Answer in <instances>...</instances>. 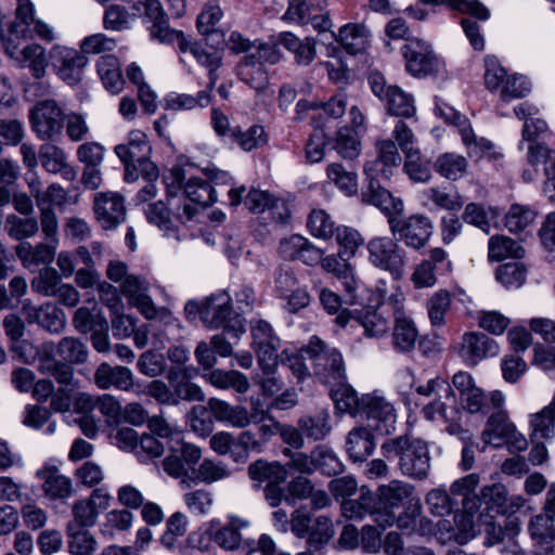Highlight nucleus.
<instances>
[{
  "label": "nucleus",
  "mask_w": 555,
  "mask_h": 555,
  "mask_svg": "<svg viewBox=\"0 0 555 555\" xmlns=\"http://www.w3.org/2000/svg\"><path fill=\"white\" fill-rule=\"evenodd\" d=\"M383 450L398 459V467L402 475L414 480H424L428 477L430 454L425 441L400 436L384 443Z\"/></svg>",
  "instance_id": "obj_1"
},
{
  "label": "nucleus",
  "mask_w": 555,
  "mask_h": 555,
  "mask_svg": "<svg viewBox=\"0 0 555 555\" xmlns=\"http://www.w3.org/2000/svg\"><path fill=\"white\" fill-rule=\"evenodd\" d=\"M312 373L324 384L345 379V365L340 352L318 337H312L304 350Z\"/></svg>",
  "instance_id": "obj_2"
},
{
  "label": "nucleus",
  "mask_w": 555,
  "mask_h": 555,
  "mask_svg": "<svg viewBox=\"0 0 555 555\" xmlns=\"http://www.w3.org/2000/svg\"><path fill=\"white\" fill-rule=\"evenodd\" d=\"M202 321L210 330L222 327L238 338L245 332L244 321L235 313L232 299L227 292H220L203 300Z\"/></svg>",
  "instance_id": "obj_3"
},
{
  "label": "nucleus",
  "mask_w": 555,
  "mask_h": 555,
  "mask_svg": "<svg viewBox=\"0 0 555 555\" xmlns=\"http://www.w3.org/2000/svg\"><path fill=\"white\" fill-rule=\"evenodd\" d=\"M369 261L379 270L389 272L395 279H401L406 263L405 250L395 238L378 236L369 241Z\"/></svg>",
  "instance_id": "obj_4"
},
{
  "label": "nucleus",
  "mask_w": 555,
  "mask_h": 555,
  "mask_svg": "<svg viewBox=\"0 0 555 555\" xmlns=\"http://www.w3.org/2000/svg\"><path fill=\"white\" fill-rule=\"evenodd\" d=\"M388 224L391 234L396 238L415 250L424 248L433 233L431 221L423 215L409 217L398 215L388 220Z\"/></svg>",
  "instance_id": "obj_5"
},
{
  "label": "nucleus",
  "mask_w": 555,
  "mask_h": 555,
  "mask_svg": "<svg viewBox=\"0 0 555 555\" xmlns=\"http://www.w3.org/2000/svg\"><path fill=\"white\" fill-rule=\"evenodd\" d=\"M481 439L485 444H492L494 447H500L505 443L514 447L518 451L527 448V440L517 431L504 410L491 412L485 429L481 433Z\"/></svg>",
  "instance_id": "obj_6"
},
{
  "label": "nucleus",
  "mask_w": 555,
  "mask_h": 555,
  "mask_svg": "<svg viewBox=\"0 0 555 555\" xmlns=\"http://www.w3.org/2000/svg\"><path fill=\"white\" fill-rule=\"evenodd\" d=\"M250 331L251 346L257 353L263 374H274L278 367L280 338L273 333L271 325L263 320L251 322Z\"/></svg>",
  "instance_id": "obj_7"
},
{
  "label": "nucleus",
  "mask_w": 555,
  "mask_h": 555,
  "mask_svg": "<svg viewBox=\"0 0 555 555\" xmlns=\"http://www.w3.org/2000/svg\"><path fill=\"white\" fill-rule=\"evenodd\" d=\"M283 18L300 25L310 24L318 31H327L332 27L326 0H288Z\"/></svg>",
  "instance_id": "obj_8"
},
{
  "label": "nucleus",
  "mask_w": 555,
  "mask_h": 555,
  "mask_svg": "<svg viewBox=\"0 0 555 555\" xmlns=\"http://www.w3.org/2000/svg\"><path fill=\"white\" fill-rule=\"evenodd\" d=\"M64 112L54 100H42L30 111L33 130L42 140H54L64 126Z\"/></svg>",
  "instance_id": "obj_9"
},
{
  "label": "nucleus",
  "mask_w": 555,
  "mask_h": 555,
  "mask_svg": "<svg viewBox=\"0 0 555 555\" xmlns=\"http://www.w3.org/2000/svg\"><path fill=\"white\" fill-rule=\"evenodd\" d=\"M369 427L380 435H390L395 430L397 420L393 405L382 396L367 393L362 396V413Z\"/></svg>",
  "instance_id": "obj_10"
},
{
  "label": "nucleus",
  "mask_w": 555,
  "mask_h": 555,
  "mask_svg": "<svg viewBox=\"0 0 555 555\" xmlns=\"http://www.w3.org/2000/svg\"><path fill=\"white\" fill-rule=\"evenodd\" d=\"M51 63L57 76L68 86L78 85L88 64V57L70 48L55 46L50 52Z\"/></svg>",
  "instance_id": "obj_11"
},
{
  "label": "nucleus",
  "mask_w": 555,
  "mask_h": 555,
  "mask_svg": "<svg viewBox=\"0 0 555 555\" xmlns=\"http://www.w3.org/2000/svg\"><path fill=\"white\" fill-rule=\"evenodd\" d=\"M95 219L104 230H112L126 219L124 196L117 192H100L93 201Z\"/></svg>",
  "instance_id": "obj_12"
},
{
  "label": "nucleus",
  "mask_w": 555,
  "mask_h": 555,
  "mask_svg": "<svg viewBox=\"0 0 555 555\" xmlns=\"http://www.w3.org/2000/svg\"><path fill=\"white\" fill-rule=\"evenodd\" d=\"M169 451L170 453L163 460V468L173 478L186 477L189 469H193L202 456L198 447L182 442L181 439L170 444Z\"/></svg>",
  "instance_id": "obj_13"
},
{
  "label": "nucleus",
  "mask_w": 555,
  "mask_h": 555,
  "mask_svg": "<svg viewBox=\"0 0 555 555\" xmlns=\"http://www.w3.org/2000/svg\"><path fill=\"white\" fill-rule=\"evenodd\" d=\"M152 147L147 141V137L140 130H133L129 133L127 144H118L115 146V153L125 165V180L132 182L138 179V173L132 167L135 163L144 160L150 156Z\"/></svg>",
  "instance_id": "obj_14"
},
{
  "label": "nucleus",
  "mask_w": 555,
  "mask_h": 555,
  "mask_svg": "<svg viewBox=\"0 0 555 555\" xmlns=\"http://www.w3.org/2000/svg\"><path fill=\"white\" fill-rule=\"evenodd\" d=\"M406 70L422 77L437 72L438 61L430 47L420 39L409 40L402 48Z\"/></svg>",
  "instance_id": "obj_15"
},
{
  "label": "nucleus",
  "mask_w": 555,
  "mask_h": 555,
  "mask_svg": "<svg viewBox=\"0 0 555 555\" xmlns=\"http://www.w3.org/2000/svg\"><path fill=\"white\" fill-rule=\"evenodd\" d=\"M350 319L357 321L364 330L367 337H379L385 335L389 328V321L384 315L382 307L363 308L361 310L349 311L343 309L336 317V322L345 326Z\"/></svg>",
  "instance_id": "obj_16"
},
{
  "label": "nucleus",
  "mask_w": 555,
  "mask_h": 555,
  "mask_svg": "<svg viewBox=\"0 0 555 555\" xmlns=\"http://www.w3.org/2000/svg\"><path fill=\"white\" fill-rule=\"evenodd\" d=\"M34 17V5L29 0H17L15 20L9 27V33L3 39L8 54L15 55L20 48V39L31 38V23Z\"/></svg>",
  "instance_id": "obj_17"
},
{
  "label": "nucleus",
  "mask_w": 555,
  "mask_h": 555,
  "mask_svg": "<svg viewBox=\"0 0 555 555\" xmlns=\"http://www.w3.org/2000/svg\"><path fill=\"white\" fill-rule=\"evenodd\" d=\"M377 156L373 160H369L364 165V173L367 178L376 179L383 177L389 179L392 168L399 166L401 156L398 147L390 139L378 140L375 143Z\"/></svg>",
  "instance_id": "obj_18"
},
{
  "label": "nucleus",
  "mask_w": 555,
  "mask_h": 555,
  "mask_svg": "<svg viewBox=\"0 0 555 555\" xmlns=\"http://www.w3.org/2000/svg\"><path fill=\"white\" fill-rule=\"evenodd\" d=\"M250 527V521L247 518L229 515L227 521L211 531L210 539L220 548L225 551H236L243 543H247L244 539V532Z\"/></svg>",
  "instance_id": "obj_19"
},
{
  "label": "nucleus",
  "mask_w": 555,
  "mask_h": 555,
  "mask_svg": "<svg viewBox=\"0 0 555 555\" xmlns=\"http://www.w3.org/2000/svg\"><path fill=\"white\" fill-rule=\"evenodd\" d=\"M245 206L254 214L269 211L278 223H286L291 212L284 202L261 190H250L244 201Z\"/></svg>",
  "instance_id": "obj_20"
},
{
  "label": "nucleus",
  "mask_w": 555,
  "mask_h": 555,
  "mask_svg": "<svg viewBox=\"0 0 555 555\" xmlns=\"http://www.w3.org/2000/svg\"><path fill=\"white\" fill-rule=\"evenodd\" d=\"M119 287L121 294L128 297L147 319L156 317V308L147 295L149 282L145 279L129 274Z\"/></svg>",
  "instance_id": "obj_21"
},
{
  "label": "nucleus",
  "mask_w": 555,
  "mask_h": 555,
  "mask_svg": "<svg viewBox=\"0 0 555 555\" xmlns=\"http://www.w3.org/2000/svg\"><path fill=\"white\" fill-rule=\"evenodd\" d=\"M42 480V492L49 500H65L73 494L70 478L62 475L56 466H46L37 472Z\"/></svg>",
  "instance_id": "obj_22"
},
{
  "label": "nucleus",
  "mask_w": 555,
  "mask_h": 555,
  "mask_svg": "<svg viewBox=\"0 0 555 555\" xmlns=\"http://www.w3.org/2000/svg\"><path fill=\"white\" fill-rule=\"evenodd\" d=\"M94 383L101 389L115 387L119 390L128 391L133 387V374L126 366H112L111 364L101 363L94 373Z\"/></svg>",
  "instance_id": "obj_23"
},
{
  "label": "nucleus",
  "mask_w": 555,
  "mask_h": 555,
  "mask_svg": "<svg viewBox=\"0 0 555 555\" xmlns=\"http://www.w3.org/2000/svg\"><path fill=\"white\" fill-rule=\"evenodd\" d=\"M171 176L173 182L179 186H184V192L188 198L202 206H209L216 201V192L214 188L201 178H190L185 184L184 171L180 167H173L171 169Z\"/></svg>",
  "instance_id": "obj_24"
},
{
  "label": "nucleus",
  "mask_w": 555,
  "mask_h": 555,
  "mask_svg": "<svg viewBox=\"0 0 555 555\" xmlns=\"http://www.w3.org/2000/svg\"><path fill=\"white\" fill-rule=\"evenodd\" d=\"M369 179V188L362 192V202L379 208L388 216V220L400 215L403 210L402 201L393 197L388 190L375 183V179Z\"/></svg>",
  "instance_id": "obj_25"
},
{
  "label": "nucleus",
  "mask_w": 555,
  "mask_h": 555,
  "mask_svg": "<svg viewBox=\"0 0 555 555\" xmlns=\"http://www.w3.org/2000/svg\"><path fill=\"white\" fill-rule=\"evenodd\" d=\"M375 441L371 429L359 426L352 428L346 439V451L354 463L365 461L374 451Z\"/></svg>",
  "instance_id": "obj_26"
},
{
  "label": "nucleus",
  "mask_w": 555,
  "mask_h": 555,
  "mask_svg": "<svg viewBox=\"0 0 555 555\" xmlns=\"http://www.w3.org/2000/svg\"><path fill=\"white\" fill-rule=\"evenodd\" d=\"M240 79L254 89L257 93H263L269 87V77L262 64L256 60V55H245L237 66Z\"/></svg>",
  "instance_id": "obj_27"
},
{
  "label": "nucleus",
  "mask_w": 555,
  "mask_h": 555,
  "mask_svg": "<svg viewBox=\"0 0 555 555\" xmlns=\"http://www.w3.org/2000/svg\"><path fill=\"white\" fill-rule=\"evenodd\" d=\"M321 266L326 272L332 273L340 281L348 294L352 295L356 292L358 282L354 278L353 268L346 256L341 253L325 256Z\"/></svg>",
  "instance_id": "obj_28"
},
{
  "label": "nucleus",
  "mask_w": 555,
  "mask_h": 555,
  "mask_svg": "<svg viewBox=\"0 0 555 555\" xmlns=\"http://www.w3.org/2000/svg\"><path fill=\"white\" fill-rule=\"evenodd\" d=\"M529 532L531 538L546 551H554L555 515L550 511L535 515L529 522Z\"/></svg>",
  "instance_id": "obj_29"
},
{
  "label": "nucleus",
  "mask_w": 555,
  "mask_h": 555,
  "mask_svg": "<svg viewBox=\"0 0 555 555\" xmlns=\"http://www.w3.org/2000/svg\"><path fill=\"white\" fill-rule=\"evenodd\" d=\"M462 349L473 363L498 353L496 343L483 333H466L463 337Z\"/></svg>",
  "instance_id": "obj_30"
},
{
  "label": "nucleus",
  "mask_w": 555,
  "mask_h": 555,
  "mask_svg": "<svg viewBox=\"0 0 555 555\" xmlns=\"http://www.w3.org/2000/svg\"><path fill=\"white\" fill-rule=\"evenodd\" d=\"M279 43L294 54L299 65H309L315 57V41L311 38L302 41L292 33H282Z\"/></svg>",
  "instance_id": "obj_31"
},
{
  "label": "nucleus",
  "mask_w": 555,
  "mask_h": 555,
  "mask_svg": "<svg viewBox=\"0 0 555 555\" xmlns=\"http://www.w3.org/2000/svg\"><path fill=\"white\" fill-rule=\"evenodd\" d=\"M361 140L356 129L347 126L340 127L335 135L333 149L345 160L352 162L361 153Z\"/></svg>",
  "instance_id": "obj_32"
},
{
  "label": "nucleus",
  "mask_w": 555,
  "mask_h": 555,
  "mask_svg": "<svg viewBox=\"0 0 555 555\" xmlns=\"http://www.w3.org/2000/svg\"><path fill=\"white\" fill-rule=\"evenodd\" d=\"M369 31L363 24L345 25L339 30V42L351 55L363 53L369 43Z\"/></svg>",
  "instance_id": "obj_33"
},
{
  "label": "nucleus",
  "mask_w": 555,
  "mask_h": 555,
  "mask_svg": "<svg viewBox=\"0 0 555 555\" xmlns=\"http://www.w3.org/2000/svg\"><path fill=\"white\" fill-rule=\"evenodd\" d=\"M98 73L104 87L112 93H118L124 88V78L120 70V64L116 56L107 54L99 59Z\"/></svg>",
  "instance_id": "obj_34"
},
{
  "label": "nucleus",
  "mask_w": 555,
  "mask_h": 555,
  "mask_svg": "<svg viewBox=\"0 0 555 555\" xmlns=\"http://www.w3.org/2000/svg\"><path fill=\"white\" fill-rule=\"evenodd\" d=\"M39 158L42 167L48 172L59 173L64 170L65 178L73 179L75 177V171L68 167L65 153L62 149L46 143L40 147Z\"/></svg>",
  "instance_id": "obj_35"
},
{
  "label": "nucleus",
  "mask_w": 555,
  "mask_h": 555,
  "mask_svg": "<svg viewBox=\"0 0 555 555\" xmlns=\"http://www.w3.org/2000/svg\"><path fill=\"white\" fill-rule=\"evenodd\" d=\"M418 333L412 320L400 317L395 321L392 345L400 352L411 351L416 343Z\"/></svg>",
  "instance_id": "obj_36"
},
{
  "label": "nucleus",
  "mask_w": 555,
  "mask_h": 555,
  "mask_svg": "<svg viewBox=\"0 0 555 555\" xmlns=\"http://www.w3.org/2000/svg\"><path fill=\"white\" fill-rule=\"evenodd\" d=\"M483 526L486 544L489 546L503 542L506 537H514L518 530V524L515 519L503 516L499 519L490 518L485 521Z\"/></svg>",
  "instance_id": "obj_37"
},
{
  "label": "nucleus",
  "mask_w": 555,
  "mask_h": 555,
  "mask_svg": "<svg viewBox=\"0 0 555 555\" xmlns=\"http://www.w3.org/2000/svg\"><path fill=\"white\" fill-rule=\"evenodd\" d=\"M5 231L15 241H24L35 236L39 231V222L33 216L20 217L11 214L5 220Z\"/></svg>",
  "instance_id": "obj_38"
},
{
  "label": "nucleus",
  "mask_w": 555,
  "mask_h": 555,
  "mask_svg": "<svg viewBox=\"0 0 555 555\" xmlns=\"http://www.w3.org/2000/svg\"><path fill=\"white\" fill-rule=\"evenodd\" d=\"M208 382L219 389H234L238 393H245L249 389L247 377L238 371L214 370L207 375Z\"/></svg>",
  "instance_id": "obj_39"
},
{
  "label": "nucleus",
  "mask_w": 555,
  "mask_h": 555,
  "mask_svg": "<svg viewBox=\"0 0 555 555\" xmlns=\"http://www.w3.org/2000/svg\"><path fill=\"white\" fill-rule=\"evenodd\" d=\"M68 552L72 555H92L95 551L96 541L85 528L77 525H67Z\"/></svg>",
  "instance_id": "obj_40"
},
{
  "label": "nucleus",
  "mask_w": 555,
  "mask_h": 555,
  "mask_svg": "<svg viewBox=\"0 0 555 555\" xmlns=\"http://www.w3.org/2000/svg\"><path fill=\"white\" fill-rule=\"evenodd\" d=\"M56 354L66 363L82 364L88 359V347L77 337H63L56 345Z\"/></svg>",
  "instance_id": "obj_41"
},
{
  "label": "nucleus",
  "mask_w": 555,
  "mask_h": 555,
  "mask_svg": "<svg viewBox=\"0 0 555 555\" xmlns=\"http://www.w3.org/2000/svg\"><path fill=\"white\" fill-rule=\"evenodd\" d=\"M300 430L315 441L322 440L331 431L330 414L322 410L314 415H304L297 423Z\"/></svg>",
  "instance_id": "obj_42"
},
{
  "label": "nucleus",
  "mask_w": 555,
  "mask_h": 555,
  "mask_svg": "<svg viewBox=\"0 0 555 555\" xmlns=\"http://www.w3.org/2000/svg\"><path fill=\"white\" fill-rule=\"evenodd\" d=\"M532 437L537 440L551 439L555 433V397L542 411L533 414L530 421Z\"/></svg>",
  "instance_id": "obj_43"
},
{
  "label": "nucleus",
  "mask_w": 555,
  "mask_h": 555,
  "mask_svg": "<svg viewBox=\"0 0 555 555\" xmlns=\"http://www.w3.org/2000/svg\"><path fill=\"white\" fill-rule=\"evenodd\" d=\"M414 487L399 480H392L388 485L378 489L377 502L387 507L393 508L399 506L403 500L413 493Z\"/></svg>",
  "instance_id": "obj_44"
},
{
  "label": "nucleus",
  "mask_w": 555,
  "mask_h": 555,
  "mask_svg": "<svg viewBox=\"0 0 555 555\" xmlns=\"http://www.w3.org/2000/svg\"><path fill=\"white\" fill-rule=\"evenodd\" d=\"M327 178L339 190L347 195H353L358 192V176L340 163H332L326 168Z\"/></svg>",
  "instance_id": "obj_45"
},
{
  "label": "nucleus",
  "mask_w": 555,
  "mask_h": 555,
  "mask_svg": "<svg viewBox=\"0 0 555 555\" xmlns=\"http://www.w3.org/2000/svg\"><path fill=\"white\" fill-rule=\"evenodd\" d=\"M385 102L390 115L411 117L415 113L412 96L397 86H389L387 88Z\"/></svg>",
  "instance_id": "obj_46"
},
{
  "label": "nucleus",
  "mask_w": 555,
  "mask_h": 555,
  "mask_svg": "<svg viewBox=\"0 0 555 555\" xmlns=\"http://www.w3.org/2000/svg\"><path fill=\"white\" fill-rule=\"evenodd\" d=\"M337 387L332 390V398L336 408L340 412H347L351 415H360L362 413V397L359 398L356 390L341 382L337 383Z\"/></svg>",
  "instance_id": "obj_47"
},
{
  "label": "nucleus",
  "mask_w": 555,
  "mask_h": 555,
  "mask_svg": "<svg viewBox=\"0 0 555 555\" xmlns=\"http://www.w3.org/2000/svg\"><path fill=\"white\" fill-rule=\"evenodd\" d=\"M467 159L464 156L446 153L439 156L435 163V169L449 180H459L467 171Z\"/></svg>",
  "instance_id": "obj_48"
},
{
  "label": "nucleus",
  "mask_w": 555,
  "mask_h": 555,
  "mask_svg": "<svg viewBox=\"0 0 555 555\" xmlns=\"http://www.w3.org/2000/svg\"><path fill=\"white\" fill-rule=\"evenodd\" d=\"M248 476L250 479L262 481H284L286 470L280 463H269L264 460H257L248 466Z\"/></svg>",
  "instance_id": "obj_49"
},
{
  "label": "nucleus",
  "mask_w": 555,
  "mask_h": 555,
  "mask_svg": "<svg viewBox=\"0 0 555 555\" xmlns=\"http://www.w3.org/2000/svg\"><path fill=\"white\" fill-rule=\"evenodd\" d=\"M377 503L374 494L365 487L361 488L358 500H345L341 504L343 513L348 518H363L371 515Z\"/></svg>",
  "instance_id": "obj_50"
},
{
  "label": "nucleus",
  "mask_w": 555,
  "mask_h": 555,
  "mask_svg": "<svg viewBox=\"0 0 555 555\" xmlns=\"http://www.w3.org/2000/svg\"><path fill=\"white\" fill-rule=\"evenodd\" d=\"M525 254L524 248L514 240L507 236H492L489 242V258L492 260H502L506 257L521 258Z\"/></svg>",
  "instance_id": "obj_51"
},
{
  "label": "nucleus",
  "mask_w": 555,
  "mask_h": 555,
  "mask_svg": "<svg viewBox=\"0 0 555 555\" xmlns=\"http://www.w3.org/2000/svg\"><path fill=\"white\" fill-rule=\"evenodd\" d=\"M61 283L62 279L57 271L53 268L44 267L31 280V288L41 296L54 297Z\"/></svg>",
  "instance_id": "obj_52"
},
{
  "label": "nucleus",
  "mask_w": 555,
  "mask_h": 555,
  "mask_svg": "<svg viewBox=\"0 0 555 555\" xmlns=\"http://www.w3.org/2000/svg\"><path fill=\"white\" fill-rule=\"evenodd\" d=\"M334 533L332 520L326 516H319L311 526L307 543L314 551H319L332 540Z\"/></svg>",
  "instance_id": "obj_53"
},
{
  "label": "nucleus",
  "mask_w": 555,
  "mask_h": 555,
  "mask_svg": "<svg viewBox=\"0 0 555 555\" xmlns=\"http://www.w3.org/2000/svg\"><path fill=\"white\" fill-rule=\"evenodd\" d=\"M106 321L100 312H94L85 306L76 309L72 319L74 328L82 335L89 334L99 326L103 327V323Z\"/></svg>",
  "instance_id": "obj_54"
},
{
  "label": "nucleus",
  "mask_w": 555,
  "mask_h": 555,
  "mask_svg": "<svg viewBox=\"0 0 555 555\" xmlns=\"http://www.w3.org/2000/svg\"><path fill=\"white\" fill-rule=\"evenodd\" d=\"M457 413L455 409V395L452 391V401L446 397H437L423 408V414L428 421H437L438 418L449 422L454 418Z\"/></svg>",
  "instance_id": "obj_55"
},
{
  "label": "nucleus",
  "mask_w": 555,
  "mask_h": 555,
  "mask_svg": "<svg viewBox=\"0 0 555 555\" xmlns=\"http://www.w3.org/2000/svg\"><path fill=\"white\" fill-rule=\"evenodd\" d=\"M315 470L327 476H336L344 470V465L337 455L330 449L319 446L313 450Z\"/></svg>",
  "instance_id": "obj_56"
},
{
  "label": "nucleus",
  "mask_w": 555,
  "mask_h": 555,
  "mask_svg": "<svg viewBox=\"0 0 555 555\" xmlns=\"http://www.w3.org/2000/svg\"><path fill=\"white\" fill-rule=\"evenodd\" d=\"M535 217V211L530 207L514 204L505 216V225L511 232H521L534 221Z\"/></svg>",
  "instance_id": "obj_57"
},
{
  "label": "nucleus",
  "mask_w": 555,
  "mask_h": 555,
  "mask_svg": "<svg viewBox=\"0 0 555 555\" xmlns=\"http://www.w3.org/2000/svg\"><path fill=\"white\" fill-rule=\"evenodd\" d=\"M426 504L434 516L444 517L450 515L456 502L444 489H433L426 495Z\"/></svg>",
  "instance_id": "obj_58"
},
{
  "label": "nucleus",
  "mask_w": 555,
  "mask_h": 555,
  "mask_svg": "<svg viewBox=\"0 0 555 555\" xmlns=\"http://www.w3.org/2000/svg\"><path fill=\"white\" fill-rule=\"evenodd\" d=\"M192 431L201 437H207L214 430V421L207 406L194 405L186 415Z\"/></svg>",
  "instance_id": "obj_59"
},
{
  "label": "nucleus",
  "mask_w": 555,
  "mask_h": 555,
  "mask_svg": "<svg viewBox=\"0 0 555 555\" xmlns=\"http://www.w3.org/2000/svg\"><path fill=\"white\" fill-rule=\"evenodd\" d=\"M210 95L207 91H201L196 96L189 94H176L166 99L165 108L171 111L193 109L196 106H207Z\"/></svg>",
  "instance_id": "obj_60"
},
{
  "label": "nucleus",
  "mask_w": 555,
  "mask_h": 555,
  "mask_svg": "<svg viewBox=\"0 0 555 555\" xmlns=\"http://www.w3.org/2000/svg\"><path fill=\"white\" fill-rule=\"evenodd\" d=\"M232 137L246 152L264 146L268 143V134L262 126L254 125L247 131H232Z\"/></svg>",
  "instance_id": "obj_61"
},
{
  "label": "nucleus",
  "mask_w": 555,
  "mask_h": 555,
  "mask_svg": "<svg viewBox=\"0 0 555 555\" xmlns=\"http://www.w3.org/2000/svg\"><path fill=\"white\" fill-rule=\"evenodd\" d=\"M496 280L506 287H519L526 280V268L517 261L506 262L496 269Z\"/></svg>",
  "instance_id": "obj_62"
},
{
  "label": "nucleus",
  "mask_w": 555,
  "mask_h": 555,
  "mask_svg": "<svg viewBox=\"0 0 555 555\" xmlns=\"http://www.w3.org/2000/svg\"><path fill=\"white\" fill-rule=\"evenodd\" d=\"M74 519L67 525H77L78 528H86L95 522L98 511L96 502L93 499L80 500L73 505Z\"/></svg>",
  "instance_id": "obj_63"
},
{
  "label": "nucleus",
  "mask_w": 555,
  "mask_h": 555,
  "mask_svg": "<svg viewBox=\"0 0 555 555\" xmlns=\"http://www.w3.org/2000/svg\"><path fill=\"white\" fill-rule=\"evenodd\" d=\"M451 296L447 291H439L433 295L428 302V315L433 325H442L444 323V315L450 309Z\"/></svg>",
  "instance_id": "obj_64"
}]
</instances>
